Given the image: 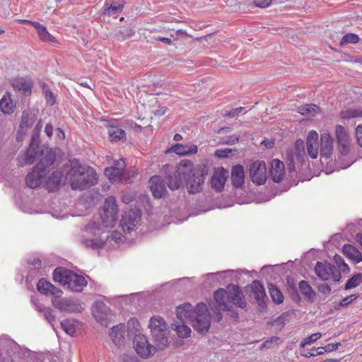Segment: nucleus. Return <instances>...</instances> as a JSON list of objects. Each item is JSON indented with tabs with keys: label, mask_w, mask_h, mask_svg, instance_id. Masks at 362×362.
<instances>
[{
	"label": "nucleus",
	"mask_w": 362,
	"mask_h": 362,
	"mask_svg": "<svg viewBox=\"0 0 362 362\" xmlns=\"http://www.w3.org/2000/svg\"><path fill=\"white\" fill-rule=\"evenodd\" d=\"M175 315L180 322L191 323L194 329L199 333L207 332L210 327V315L204 303H198L195 309L191 304L184 303L177 307Z\"/></svg>",
	"instance_id": "1"
},
{
	"label": "nucleus",
	"mask_w": 362,
	"mask_h": 362,
	"mask_svg": "<svg viewBox=\"0 0 362 362\" xmlns=\"http://www.w3.org/2000/svg\"><path fill=\"white\" fill-rule=\"evenodd\" d=\"M177 172L185 181L189 194H194L202 191L205 178L208 175L206 165H194L192 161L182 160L177 165Z\"/></svg>",
	"instance_id": "2"
},
{
	"label": "nucleus",
	"mask_w": 362,
	"mask_h": 362,
	"mask_svg": "<svg viewBox=\"0 0 362 362\" xmlns=\"http://www.w3.org/2000/svg\"><path fill=\"white\" fill-rule=\"evenodd\" d=\"M66 180L73 189L82 190L94 185L98 181V176L93 168L74 160L66 174Z\"/></svg>",
	"instance_id": "3"
},
{
	"label": "nucleus",
	"mask_w": 362,
	"mask_h": 362,
	"mask_svg": "<svg viewBox=\"0 0 362 362\" xmlns=\"http://www.w3.org/2000/svg\"><path fill=\"white\" fill-rule=\"evenodd\" d=\"M216 309H228L229 303L240 308H245L247 302L238 285L229 284L226 288H218L214 293Z\"/></svg>",
	"instance_id": "4"
},
{
	"label": "nucleus",
	"mask_w": 362,
	"mask_h": 362,
	"mask_svg": "<svg viewBox=\"0 0 362 362\" xmlns=\"http://www.w3.org/2000/svg\"><path fill=\"white\" fill-rule=\"evenodd\" d=\"M53 279L67 288L80 292L87 285L85 278L71 270L57 267L53 272Z\"/></svg>",
	"instance_id": "5"
},
{
	"label": "nucleus",
	"mask_w": 362,
	"mask_h": 362,
	"mask_svg": "<svg viewBox=\"0 0 362 362\" xmlns=\"http://www.w3.org/2000/svg\"><path fill=\"white\" fill-rule=\"evenodd\" d=\"M148 327L155 344L160 350L165 349L168 345L167 337V324L160 316H153L149 320Z\"/></svg>",
	"instance_id": "6"
},
{
	"label": "nucleus",
	"mask_w": 362,
	"mask_h": 362,
	"mask_svg": "<svg viewBox=\"0 0 362 362\" xmlns=\"http://www.w3.org/2000/svg\"><path fill=\"white\" fill-rule=\"evenodd\" d=\"M101 228L98 223L95 221L88 223L85 227V232L87 235H93L94 236L100 235L98 238L83 239L81 243L87 248L92 250L102 249L106 244V238L101 236Z\"/></svg>",
	"instance_id": "7"
},
{
	"label": "nucleus",
	"mask_w": 362,
	"mask_h": 362,
	"mask_svg": "<svg viewBox=\"0 0 362 362\" xmlns=\"http://www.w3.org/2000/svg\"><path fill=\"white\" fill-rule=\"evenodd\" d=\"M117 205L115 197H107L104 203L100 216L104 227H113L117 219Z\"/></svg>",
	"instance_id": "8"
},
{
	"label": "nucleus",
	"mask_w": 362,
	"mask_h": 362,
	"mask_svg": "<svg viewBox=\"0 0 362 362\" xmlns=\"http://www.w3.org/2000/svg\"><path fill=\"white\" fill-rule=\"evenodd\" d=\"M133 344L136 352L142 358H148L153 355L157 350H160L156 344L151 345L147 337L141 334H135Z\"/></svg>",
	"instance_id": "9"
},
{
	"label": "nucleus",
	"mask_w": 362,
	"mask_h": 362,
	"mask_svg": "<svg viewBox=\"0 0 362 362\" xmlns=\"http://www.w3.org/2000/svg\"><path fill=\"white\" fill-rule=\"evenodd\" d=\"M315 272L322 281H327L332 278L334 281L338 282L341 277L337 267L327 261L317 262Z\"/></svg>",
	"instance_id": "10"
},
{
	"label": "nucleus",
	"mask_w": 362,
	"mask_h": 362,
	"mask_svg": "<svg viewBox=\"0 0 362 362\" xmlns=\"http://www.w3.org/2000/svg\"><path fill=\"white\" fill-rule=\"evenodd\" d=\"M40 140L38 134L32 136L30 145L25 153L21 156L20 162L23 165H31L37 159L40 158L42 146L40 145Z\"/></svg>",
	"instance_id": "11"
},
{
	"label": "nucleus",
	"mask_w": 362,
	"mask_h": 362,
	"mask_svg": "<svg viewBox=\"0 0 362 362\" xmlns=\"http://www.w3.org/2000/svg\"><path fill=\"white\" fill-rule=\"evenodd\" d=\"M52 303L55 308L62 312L79 313L84 309L83 304L79 300L73 298H61L54 296L52 299Z\"/></svg>",
	"instance_id": "12"
},
{
	"label": "nucleus",
	"mask_w": 362,
	"mask_h": 362,
	"mask_svg": "<svg viewBox=\"0 0 362 362\" xmlns=\"http://www.w3.org/2000/svg\"><path fill=\"white\" fill-rule=\"evenodd\" d=\"M141 220L139 210H129L126 211L120 221V225L124 233H130L139 224Z\"/></svg>",
	"instance_id": "13"
},
{
	"label": "nucleus",
	"mask_w": 362,
	"mask_h": 362,
	"mask_svg": "<svg viewBox=\"0 0 362 362\" xmlns=\"http://www.w3.org/2000/svg\"><path fill=\"white\" fill-rule=\"evenodd\" d=\"M250 176L257 185H263L267 180V168L264 161H255L250 167Z\"/></svg>",
	"instance_id": "14"
},
{
	"label": "nucleus",
	"mask_w": 362,
	"mask_h": 362,
	"mask_svg": "<svg viewBox=\"0 0 362 362\" xmlns=\"http://www.w3.org/2000/svg\"><path fill=\"white\" fill-rule=\"evenodd\" d=\"M47 172L45 169L35 166L32 172L29 173L25 177V183L30 188H37L43 182Z\"/></svg>",
	"instance_id": "15"
},
{
	"label": "nucleus",
	"mask_w": 362,
	"mask_h": 362,
	"mask_svg": "<svg viewBox=\"0 0 362 362\" xmlns=\"http://www.w3.org/2000/svg\"><path fill=\"white\" fill-rule=\"evenodd\" d=\"M149 184L151 192L155 198L160 199L166 194L167 189L165 185L159 175L151 177L149 180Z\"/></svg>",
	"instance_id": "16"
},
{
	"label": "nucleus",
	"mask_w": 362,
	"mask_h": 362,
	"mask_svg": "<svg viewBox=\"0 0 362 362\" xmlns=\"http://www.w3.org/2000/svg\"><path fill=\"white\" fill-rule=\"evenodd\" d=\"M228 177V171L223 168H218L211 179V186L217 192H221L224 187Z\"/></svg>",
	"instance_id": "17"
},
{
	"label": "nucleus",
	"mask_w": 362,
	"mask_h": 362,
	"mask_svg": "<svg viewBox=\"0 0 362 362\" xmlns=\"http://www.w3.org/2000/svg\"><path fill=\"white\" fill-rule=\"evenodd\" d=\"M55 160V153L52 149L49 148L42 147L39 162L36 165L37 168L45 169L46 171L47 168L51 166Z\"/></svg>",
	"instance_id": "18"
},
{
	"label": "nucleus",
	"mask_w": 362,
	"mask_h": 362,
	"mask_svg": "<svg viewBox=\"0 0 362 362\" xmlns=\"http://www.w3.org/2000/svg\"><path fill=\"white\" fill-rule=\"evenodd\" d=\"M247 288H250L257 303L259 306H263L265 304L264 299L267 296L262 284L258 280H255Z\"/></svg>",
	"instance_id": "19"
},
{
	"label": "nucleus",
	"mask_w": 362,
	"mask_h": 362,
	"mask_svg": "<svg viewBox=\"0 0 362 362\" xmlns=\"http://www.w3.org/2000/svg\"><path fill=\"white\" fill-rule=\"evenodd\" d=\"M336 137L339 150L341 153L346 154L349 151V139L345 128L341 125H337Z\"/></svg>",
	"instance_id": "20"
},
{
	"label": "nucleus",
	"mask_w": 362,
	"mask_h": 362,
	"mask_svg": "<svg viewBox=\"0 0 362 362\" xmlns=\"http://www.w3.org/2000/svg\"><path fill=\"white\" fill-rule=\"evenodd\" d=\"M308 153L312 158H316L318 156V134L315 131H311L308 133L307 140Z\"/></svg>",
	"instance_id": "21"
},
{
	"label": "nucleus",
	"mask_w": 362,
	"mask_h": 362,
	"mask_svg": "<svg viewBox=\"0 0 362 362\" xmlns=\"http://www.w3.org/2000/svg\"><path fill=\"white\" fill-rule=\"evenodd\" d=\"M124 324L120 323L116 326H113L110 330L109 336L117 346H120L124 344Z\"/></svg>",
	"instance_id": "22"
},
{
	"label": "nucleus",
	"mask_w": 362,
	"mask_h": 362,
	"mask_svg": "<svg viewBox=\"0 0 362 362\" xmlns=\"http://www.w3.org/2000/svg\"><path fill=\"white\" fill-rule=\"evenodd\" d=\"M320 155L322 157L329 158L333 152V139L328 133H323L320 136Z\"/></svg>",
	"instance_id": "23"
},
{
	"label": "nucleus",
	"mask_w": 362,
	"mask_h": 362,
	"mask_svg": "<svg viewBox=\"0 0 362 362\" xmlns=\"http://www.w3.org/2000/svg\"><path fill=\"white\" fill-rule=\"evenodd\" d=\"M284 175V165L279 159H274L271 163L270 176L274 182H279Z\"/></svg>",
	"instance_id": "24"
},
{
	"label": "nucleus",
	"mask_w": 362,
	"mask_h": 362,
	"mask_svg": "<svg viewBox=\"0 0 362 362\" xmlns=\"http://www.w3.org/2000/svg\"><path fill=\"white\" fill-rule=\"evenodd\" d=\"M12 86L24 95H30L32 92L33 83L28 78L15 79L12 82Z\"/></svg>",
	"instance_id": "25"
},
{
	"label": "nucleus",
	"mask_w": 362,
	"mask_h": 362,
	"mask_svg": "<svg viewBox=\"0 0 362 362\" xmlns=\"http://www.w3.org/2000/svg\"><path fill=\"white\" fill-rule=\"evenodd\" d=\"M245 172L241 165H235L231 169V182L235 188H240L244 183Z\"/></svg>",
	"instance_id": "26"
},
{
	"label": "nucleus",
	"mask_w": 362,
	"mask_h": 362,
	"mask_svg": "<svg viewBox=\"0 0 362 362\" xmlns=\"http://www.w3.org/2000/svg\"><path fill=\"white\" fill-rule=\"evenodd\" d=\"M62 177L63 173L61 171H54L45 181V188L49 192L57 191L61 185Z\"/></svg>",
	"instance_id": "27"
},
{
	"label": "nucleus",
	"mask_w": 362,
	"mask_h": 362,
	"mask_svg": "<svg viewBox=\"0 0 362 362\" xmlns=\"http://www.w3.org/2000/svg\"><path fill=\"white\" fill-rule=\"evenodd\" d=\"M33 27L37 30L39 37L42 42H49L53 45L58 44L57 40L48 32L45 26L38 22L37 23H33Z\"/></svg>",
	"instance_id": "28"
},
{
	"label": "nucleus",
	"mask_w": 362,
	"mask_h": 362,
	"mask_svg": "<svg viewBox=\"0 0 362 362\" xmlns=\"http://www.w3.org/2000/svg\"><path fill=\"white\" fill-rule=\"evenodd\" d=\"M344 255L354 263L358 264L362 261V255L354 246L345 244L342 247Z\"/></svg>",
	"instance_id": "29"
},
{
	"label": "nucleus",
	"mask_w": 362,
	"mask_h": 362,
	"mask_svg": "<svg viewBox=\"0 0 362 362\" xmlns=\"http://www.w3.org/2000/svg\"><path fill=\"white\" fill-rule=\"evenodd\" d=\"M105 8L102 13L104 16H115L121 13L124 8V4L118 1L109 2L108 0L105 4Z\"/></svg>",
	"instance_id": "30"
},
{
	"label": "nucleus",
	"mask_w": 362,
	"mask_h": 362,
	"mask_svg": "<svg viewBox=\"0 0 362 362\" xmlns=\"http://www.w3.org/2000/svg\"><path fill=\"white\" fill-rule=\"evenodd\" d=\"M16 107V103L11 100V94L6 92L0 100V111L4 115L11 114Z\"/></svg>",
	"instance_id": "31"
},
{
	"label": "nucleus",
	"mask_w": 362,
	"mask_h": 362,
	"mask_svg": "<svg viewBox=\"0 0 362 362\" xmlns=\"http://www.w3.org/2000/svg\"><path fill=\"white\" fill-rule=\"evenodd\" d=\"M298 288L301 294L310 303H314L316 293L307 281L301 280L298 284Z\"/></svg>",
	"instance_id": "32"
},
{
	"label": "nucleus",
	"mask_w": 362,
	"mask_h": 362,
	"mask_svg": "<svg viewBox=\"0 0 362 362\" xmlns=\"http://www.w3.org/2000/svg\"><path fill=\"white\" fill-rule=\"evenodd\" d=\"M115 122H110L108 134L110 141L117 142L126 137V133L124 129L117 127Z\"/></svg>",
	"instance_id": "33"
},
{
	"label": "nucleus",
	"mask_w": 362,
	"mask_h": 362,
	"mask_svg": "<svg viewBox=\"0 0 362 362\" xmlns=\"http://www.w3.org/2000/svg\"><path fill=\"white\" fill-rule=\"evenodd\" d=\"M197 146L196 145H183L176 144L172 147V151L180 156L189 155L197 152Z\"/></svg>",
	"instance_id": "34"
},
{
	"label": "nucleus",
	"mask_w": 362,
	"mask_h": 362,
	"mask_svg": "<svg viewBox=\"0 0 362 362\" xmlns=\"http://www.w3.org/2000/svg\"><path fill=\"white\" fill-rule=\"evenodd\" d=\"M268 289L272 300L277 305L284 302V297L282 292L274 284H268Z\"/></svg>",
	"instance_id": "35"
},
{
	"label": "nucleus",
	"mask_w": 362,
	"mask_h": 362,
	"mask_svg": "<svg viewBox=\"0 0 362 362\" xmlns=\"http://www.w3.org/2000/svg\"><path fill=\"white\" fill-rule=\"evenodd\" d=\"M182 176L178 175L177 170L173 175L167 177L168 186L172 191L178 189L182 185Z\"/></svg>",
	"instance_id": "36"
},
{
	"label": "nucleus",
	"mask_w": 362,
	"mask_h": 362,
	"mask_svg": "<svg viewBox=\"0 0 362 362\" xmlns=\"http://www.w3.org/2000/svg\"><path fill=\"white\" fill-rule=\"evenodd\" d=\"M187 322H176L173 324L178 336L181 338H187L190 336L191 329L186 325Z\"/></svg>",
	"instance_id": "37"
},
{
	"label": "nucleus",
	"mask_w": 362,
	"mask_h": 362,
	"mask_svg": "<svg viewBox=\"0 0 362 362\" xmlns=\"http://www.w3.org/2000/svg\"><path fill=\"white\" fill-rule=\"evenodd\" d=\"M62 329L69 335L73 336L76 332L75 321L73 319H68L61 322Z\"/></svg>",
	"instance_id": "38"
},
{
	"label": "nucleus",
	"mask_w": 362,
	"mask_h": 362,
	"mask_svg": "<svg viewBox=\"0 0 362 362\" xmlns=\"http://www.w3.org/2000/svg\"><path fill=\"white\" fill-rule=\"evenodd\" d=\"M342 119H347L355 117H362V110L350 108L340 112Z\"/></svg>",
	"instance_id": "39"
},
{
	"label": "nucleus",
	"mask_w": 362,
	"mask_h": 362,
	"mask_svg": "<svg viewBox=\"0 0 362 362\" xmlns=\"http://www.w3.org/2000/svg\"><path fill=\"white\" fill-rule=\"evenodd\" d=\"M42 88L46 99L47 104L49 106H53L56 103L54 94L52 91H51L45 83H42Z\"/></svg>",
	"instance_id": "40"
},
{
	"label": "nucleus",
	"mask_w": 362,
	"mask_h": 362,
	"mask_svg": "<svg viewBox=\"0 0 362 362\" xmlns=\"http://www.w3.org/2000/svg\"><path fill=\"white\" fill-rule=\"evenodd\" d=\"M105 175L111 182H115L121 178L122 173L114 167L106 168Z\"/></svg>",
	"instance_id": "41"
},
{
	"label": "nucleus",
	"mask_w": 362,
	"mask_h": 362,
	"mask_svg": "<svg viewBox=\"0 0 362 362\" xmlns=\"http://www.w3.org/2000/svg\"><path fill=\"white\" fill-rule=\"evenodd\" d=\"M362 283V274H356L351 277L344 286L345 290H349L358 286Z\"/></svg>",
	"instance_id": "42"
},
{
	"label": "nucleus",
	"mask_w": 362,
	"mask_h": 362,
	"mask_svg": "<svg viewBox=\"0 0 362 362\" xmlns=\"http://www.w3.org/2000/svg\"><path fill=\"white\" fill-rule=\"evenodd\" d=\"M134 32L130 28H124L117 30L115 33V37L118 40L123 41L127 38L131 37Z\"/></svg>",
	"instance_id": "43"
},
{
	"label": "nucleus",
	"mask_w": 362,
	"mask_h": 362,
	"mask_svg": "<svg viewBox=\"0 0 362 362\" xmlns=\"http://www.w3.org/2000/svg\"><path fill=\"white\" fill-rule=\"evenodd\" d=\"M319 107L315 104H305L298 107V112L302 115H306L310 113H315Z\"/></svg>",
	"instance_id": "44"
},
{
	"label": "nucleus",
	"mask_w": 362,
	"mask_h": 362,
	"mask_svg": "<svg viewBox=\"0 0 362 362\" xmlns=\"http://www.w3.org/2000/svg\"><path fill=\"white\" fill-rule=\"evenodd\" d=\"M359 41V37L356 34L348 33L342 37L340 41V45L343 46L347 44H356Z\"/></svg>",
	"instance_id": "45"
},
{
	"label": "nucleus",
	"mask_w": 362,
	"mask_h": 362,
	"mask_svg": "<svg viewBox=\"0 0 362 362\" xmlns=\"http://www.w3.org/2000/svg\"><path fill=\"white\" fill-rule=\"evenodd\" d=\"M334 261L337 266L338 270L340 269L342 272H349V267L347 264L345 263L344 259L339 255L334 256Z\"/></svg>",
	"instance_id": "46"
},
{
	"label": "nucleus",
	"mask_w": 362,
	"mask_h": 362,
	"mask_svg": "<svg viewBox=\"0 0 362 362\" xmlns=\"http://www.w3.org/2000/svg\"><path fill=\"white\" fill-rule=\"evenodd\" d=\"M52 286V284L45 279H41L37 284V290L44 294H47L49 293V289H50Z\"/></svg>",
	"instance_id": "47"
},
{
	"label": "nucleus",
	"mask_w": 362,
	"mask_h": 362,
	"mask_svg": "<svg viewBox=\"0 0 362 362\" xmlns=\"http://www.w3.org/2000/svg\"><path fill=\"white\" fill-rule=\"evenodd\" d=\"M322 337V334L320 332H316L314 334H310L308 337L303 339V340L300 342V346L303 348L306 345L310 344L319 339H320Z\"/></svg>",
	"instance_id": "48"
},
{
	"label": "nucleus",
	"mask_w": 362,
	"mask_h": 362,
	"mask_svg": "<svg viewBox=\"0 0 362 362\" xmlns=\"http://www.w3.org/2000/svg\"><path fill=\"white\" fill-rule=\"evenodd\" d=\"M286 163L288 171L290 173L293 172L295 170V164L294 153L292 149L286 151Z\"/></svg>",
	"instance_id": "49"
},
{
	"label": "nucleus",
	"mask_w": 362,
	"mask_h": 362,
	"mask_svg": "<svg viewBox=\"0 0 362 362\" xmlns=\"http://www.w3.org/2000/svg\"><path fill=\"white\" fill-rule=\"evenodd\" d=\"M359 297V294H351L344 298L339 304V307H346Z\"/></svg>",
	"instance_id": "50"
},
{
	"label": "nucleus",
	"mask_w": 362,
	"mask_h": 362,
	"mask_svg": "<svg viewBox=\"0 0 362 362\" xmlns=\"http://www.w3.org/2000/svg\"><path fill=\"white\" fill-rule=\"evenodd\" d=\"M43 315L45 320L52 326L54 328V322H55L56 317L52 314V310L51 308H48L47 310L43 313Z\"/></svg>",
	"instance_id": "51"
},
{
	"label": "nucleus",
	"mask_w": 362,
	"mask_h": 362,
	"mask_svg": "<svg viewBox=\"0 0 362 362\" xmlns=\"http://www.w3.org/2000/svg\"><path fill=\"white\" fill-rule=\"evenodd\" d=\"M231 151L232 150L230 148L218 149L215 151L214 155L218 158H227Z\"/></svg>",
	"instance_id": "52"
},
{
	"label": "nucleus",
	"mask_w": 362,
	"mask_h": 362,
	"mask_svg": "<svg viewBox=\"0 0 362 362\" xmlns=\"http://www.w3.org/2000/svg\"><path fill=\"white\" fill-rule=\"evenodd\" d=\"M317 290L319 292L325 295H329L332 292L330 286L327 284H321L318 285Z\"/></svg>",
	"instance_id": "53"
},
{
	"label": "nucleus",
	"mask_w": 362,
	"mask_h": 362,
	"mask_svg": "<svg viewBox=\"0 0 362 362\" xmlns=\"http://www.w3.org/2000/svg\"><path fill=\"white\" fill-rule=\"evenodd\" d=\"M295 148L298 156H301V152L304 153V142L301 139H298L295 144Z\"/></svg>",
	"instance_id": "54"
},
{
	"label": "nucleus",
	"mask_w": 362,
	"mask_h": 362,
	"mask_svg": "<svg viewBox=\"0 0 362 362\" xmlns=\"http://www.w3.org/2000/svg\"><path fill=\"white\" fill-rule=\"evenodd\" d=\"M218 310H221L223 311L228 312V315L234 319H238L239 317L238 313L233 309V306L230 304H228V309H218Z\"/></svg>",
	"instance_id": "55"
},
{
	"label": "nucleus",
	"mask_w": 362,
	"mask_h": 362,
	"mask_svg": "<svg viewBox=\"0 0 362 362\" xmlns=\"http://www.w3.org/2000/svg\"><path fill=\"white\" fill-rule=\"evenodd\" d=\"M356 137L358 144L362 148V125L359 124L356 129Z\"/></svg>",
	"instance_id": "56"
},
{
	"label": "nucleus",
	"mask_w": 362,
	"mask_h": 362,
	"mask_svg": "<svg viewBox=\"0 0 362 362\" xmlns=\"http://www.w3.org/2000/svg\"><path fill=\"white\" fill-rule=\"evenodd\" d=\"M272 0H254V4L256 6L259 8H266L269 6Z\"/></svg>",
	"instance_id": "57"
},
{
	"label": "nucleus",
	"mask_w": 362,
	"mask_h": 362,
	"mask_svg": "<svg viewBox=\"0 0 362 362\" xmlns=\"http://www.w3.org/2000/svg\"><path fill=\"white\" fill-rule=\"evenodd\" d=\"M340 345H341L340 343H335V344L331 343V344H327L322 349H324L325 352H332L333 351L337 350Z\"/></svg>",
	"instance_id": "58"
},
{
	"label": "nucleus",
	"mask_w": 362,
	"mask_h": 362,
	"mask_svg": "<svg viewBox=\"0 0 362 362\" xmlns=\"http://www.w3.org/2000/svg\"><path fill=\"white\" fill-rule=\"evenodd\" d=\"M116 169H118L123 174V170L125 168V162L123 159H120L116 160L115 163V166H113Z\"/></svg>",
	"instance_id": "59"
},
{
	"label": "nucleus",
	"mask_w": 362,
	"mask_h": 362,
	"mask_svg": "<svg viewBox=\"0 0 362 362\" xmlns=\"http://www.w3.org/2000/svg\"><path fill=\"white\" fill-rule=\"evenodd\" d=\"M139 326V322L137 321L136 319L135 318H131L129 320H128L127 322V327L128 328H130V327H133L136 330H138V327Z\"/></svg>",
	"instance_id": "60"
},
{
	"label": "nucleus",
	"mask_w": 362,
	"mask_h": 362,
	"mask_svg": "<svg viewBox=\"0 0 362 362\" xmlns=\"http://www.w3.org/2000/svg\"><path fill=\"white\" fill-rule=\"evenodd\" d=\"M167 111V107L163 106H159L154 112V115L156 116H162Z\"/></svg>",
	"instance_id": "61"
},
{
	"label": "nucleus",
	"mask_w": 362,
	"mask_h": 362,
	"mask_svg": "<svg viewBox=\"0 0 362 362\" xmlns=\"http://www.w3.org/2000/svg\"><path fill=\"white\" fill-rule=\"evenodd\" d=\"M53 126L50 123L46 124L45 128V132L49 138H51L53 135Z\"/></svg>",
	"instance_id": "62"
},
{
	"label": "nucleus",
	"mask_w": 362,
	"mask_h": 362,
	"mask_svg": "<svg viewBox=\"0 0 362 362\" xmlns=\"http://www.w3.org/2000/svg\"><path fill=\"white\" fill-rule=\"evenodd\" d=\"M239 141V137L236 135H232L227 138V140L224 143L227 144H234Z\"/></svg>",
	"instance_id": "63"
},
{
	"label": "nucleus",
	"mask_w": 362,
	"mask_h": 362,
	"mask_svg": "<svg viewBox=\"0 0 362 362\" xmlns=\"http://www.w3.org/2000/svg\"><path fill=\"white\" fill-rule=\"evenodd\" d=\"M243 109V107H242L233 109V110H231L230 111L228 112L227 115L230 117H234L235 116H236L238 114H240L242 112Z\"/></svg>",
	"instance_id": "64"
}]
</instances>
